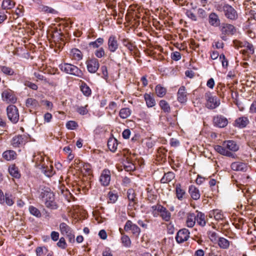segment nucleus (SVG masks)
Segmentation results:
<instances>
[{
  "mask_svg": "<svg viewBox=\"0 0 256 256\" xmlns=\"http://www.w3.org/2000/svg\"><path fill=\"white\" fill-rule=\"evenodd\" d=\"M40 196L46 208L52 210L58 208V205L54 200V195L53 192L44 191L41 193Z\"/></svg>",
  "mask_w": 256,
  "mask_h": 256,
  "instance_id": "1",
  "label": "nucleus"
},
{
  "mask_svg": "<svg viewBox=\"0 0 256 256\" xmlns=\"http://www.w3.org/2000/svg\"><path fill=\"white\" fill-rule=\"evenodd\" d=\"M204 99L206 100L205 106L208 109L214 110L220 105V98L210 92H206L205 94Z\"/></svg>",
  "mask_w": 256,
  "mask_h": 256,
  "instance_id": "2",
  "label": "nucleus"
},
{
  "mask_svg": "<svg viewBox=\"0 0 256 256\" xmlns=\"http://www.w3.org/2000/svg\"><path fill=\"white\" fill-rule=\"evenodd\" d=\"M60 70L66 74L74 75L80 78H82L83 73L82 71L76 66L64 63L60 65Z\"/></svg>",
  "mask_w": 256,
  "mask_h": 256,
  "instance_id": "3",
  "label": "nucleus"
},
{
  "mask_svg": "<svg viewBox=\"0 0 256 256\" xmlns=\"http://www.w3.org/2000/svg\"><path fill=\"white\" fill-rule=\"evenodd\" d=\"M220 30L222 32L220 38L224 41L227 40L228 36H232L236 32V28L233 25L228 24H222Z\"/></svg>",
  "mask_w": 256,
  "mask_h": 256,
  "instance_id": "4",
  "label": "nucleus"
},
{
  "mask_svg": "<svg viewBox=\"0 0 256 256\" xmlns=\"http://www.w3.org/2000/svg\"><path fill=\"white\" fill-rule=\"evenodd\" d=\"M6 113L8 120L13 124H16L19 120V112L18 108L14 105L7 107Z\"/></svg>",
  "mask_w": 256,
  "mask_h": 256,
  "instance_id": "5",
  "label": "nucleus"
},
{
  "mask_svg": "<svg viewBox=\"0 0 256 256\" xmlns=\"http://www.w3.org/2000/svg\"><path fill=\"white\" fill-rule=\"evenodd\" d=\"M86 64L88 71L90 74L96 73L100 66L98 60L94 58H88L86 62Z\"/></svg>",
  "mask_w": 256,
  "mask_h": 256,
  "instance_id": "6",
  "label": "nucleus"
},
{
  "mask_svg": "<svg viewBox=\"0 0 256 256\" xmlns=\"http://www.w3.org/2000/svg\"><path fill=\"white\" fill-rule=\"evenodd\" d=\"M154 211L157 210L160 212L162 219L166 222H168L171 218V214L167 209L160 204L154 206L152 207Z\"/></svg>",
  "mask_w": 256,
  "mask_h": 256,
  "instance_id": "7",
  "label": "nucleus"
},
{
  "mask_svg": "<svg viewBox=\"0 0 256 256\" xmlns=\"http://www.w3.org/2000/svg\"><path fill=\"white\" fill-rule=\"evenodd\" d=\"M28 141V137L24 135H18L12 138L11 144L14 148H19L23 146Z\"/></svg>",
  "mask_w": 256,
  "mask_h": 256,
  "instance_id": "8",
  "label": "nucleus"
},
{
  "mask_svg": "<svg viewBox=\"0 0 256 256\" xmlns=\"http://www.w3.org/2000/svg\"><path fill=\"white\" fill-rule=\"evenodd\" d=\"M190 237V232L186 228L180 230L177 232L176 240L178 243H182L186 241Z\"/></svg>",
  "mask_w": 256,
  "mask_h": 256,
  "instance_id": "9",
  "label": "nucleus"
},
{
  "mask_svg": "<svg viewBox=\"0 0 256 256\" xmlns=\"http://www.w3.org/2000/svg\"><path fill=\"white\" fill-rule=\"evenodd\" d=\"M213 122L215 126L220 128L226 127L228 124V119L222 115H217L214 116Z\"/></svg>",
  "mask_w": 256,
  "mask_h": 256,
  "instance_id": "10",
  "label": "nucleus"
},
{
  "mask_svg": "<svg viewBox=\"0 0 256 256\" xmlns=\"http://www.w3.org/2000/svg\"><path fill=\"white\" fill-rule=\"evenodd\" d=\"M110 180V172L108 170L104 169L102 170L100 178L101 184L104 186L109 184Z\"/></svg>",
  "mask_w": 256,
  "mask_h": 256,
  "instance_id": "11",
  "label": "nucleus"
},
{
  "mask_svg": "<svg viewBox=\"0 0 256 256\" xmlns=\"http://www.w3.org/2000/svg\"><path fill=\"white\" fill-rule=\"evenodd\" d=\"M175 193L176 197L180 200H182L186 198V190L180 184H176L175 186Z\"/></svg>",
  "mask_w": 256,
  "mask_h": 256,
  "instance_id": "12",
  "label": "nucleus"
},
{
  "mask_svg": "<svg viewBox=\"0 0 256 256\" xmlns=\"http://www.w3.org/2000/svg\"><path fill=\"white\" fill-rule=\"evenodd\" d=\"M249 122V120L247 117L241 116L235 120L234 126L239 128H242L246 127Z\"/></svg>",
  "mask_w": 256,
  "mask_h": 256,
  "instance_id": "13",
  "label": "nucleus"
},
{
  "mask_svg": "<svg viewBox=\"0 0 256 256\" xmlns=\"http://www.w3.org/2000/svg\"><path fill=\"white\" fill-rule=\"evenodd\" d=\"M2 98L4 100L7 102L14 103L16 101V98L12 91L6 90L2 93Z\"/></svg>",
  "mask_w": 256,
  "mask_h": 256,
  "instance_id": "14",
  "label": "nucleus"
},
{
  "mask_svg": "<svg viewBox=\"0 0 256 256\" xmlns=\"http://www.w3.org/2000/svg\"><path fill=\"white\" fill-rule=\"evenodd\" d=\"M215 150L218 153L224 156H228L229 157L234 158L235 154L228 150L224 146L217 145L214 148Z\"/></svg>",
  "mask_w": 256,
  "mask_h": 256,
  "instance_id": "15",
  "label": "nucleus"
},
{
  "mask_svg": "<svg viewBox=\"0 0 256 256\" xmlns=\"http://www.w3.org/2000/svg\"><path fill=\"white\" fill-rule=\"evenodd\" d=\"M129 206L132 207V209L136 210L137 204V198H136V194L134 190L129 189Z\"/></svg>",
  "mask_w": 256,
  "mask_h": 256,
  "instance_id": "16",
  "label": "nucleus"
},
{
  "mask_svg": "<svg viewBox=\"0 0 256 256\" xmlns=\"http://www.w3.org/2000/svg\"><path fill=\"white\" fill-rule=\"evenodd\" d=\"M188 192L193 200H198L200 198V191L194 186L191 185L190 186Z\"/></svg>",
  "mask_w": 256,
  "mask_h": 256,
  "instance_id": "17",
  "label": "nucleus"
},
{
  "mask_svg": "<svg viewBox=\"0 0 256 256\" xmlns=\"http://www.w3.org/2000/svg\"><path fill=\"white\" fill-rule=\"evenodd\" d=\"M223 146L226 148V150L228 149L232 152H236L239 148L238 146L234 140L225 141L223 142Z\"/></svg>",
  "mask_w": 256,
  "mask_h": 256,
  "instance_id": "18",
  "label": "nucleus"
},
{
  "mask_svg": "<svg viewBox=\"0 0 256 256\" xmlns=\"http://www.w3.org/2000/svg\"><path fill=\"white\" fill-rule=\"evenodd\" d=\"M196 221V214L189 213L187 214L186 224L189 228H192Z\"/></svg>",
  "mask_w": 256,
  "mask_h": 256,
  "instance_id": "19",
  "label": "nucleus"
},
{
  "mask_svg": "<svg viewBox=\"0 0 256 256\" xmlns=\"http://www.w3.org/2000/svg\"><path fill=\"white\" fill-rule=\"evenodd\" d=\"M108 46L109 50L112 52H114L118 48V42L113 36H110L108 38Z\"/></svg>",
  "mask_w": 256,
  "mask_h": 256,
  "instance_id": "20",
  "label": "nucleus"
},
{
  "mask_svg": "<svg viewBox=\"0 0 256 256\" xmlns=\"http://www.w3.org/2000/svg\"><path fill=\"white\" fill-rule=\"evenodd\" d=\"M178 100L180 102H184L186 101V92L184 86L180 88L178 92Z\"/></svg>",
  "mask_w": 256,
  "mask_h": 256,
  "instance_id": "21",
  "label": "nucleus"
},
{
  "mask_svg": "<svg viewBox=\"0 0 256 256\" xmlns=\"http://www.w3.org/2000/svg\"><path fill=\"white\" fill-rule=\"evenodd\" d=\"M246 164L242 162H234L231 164L232 169L236 171H246Z\"/></svg>",
  "mask_w": 256,
  "mask_h": 256,
  "instance_id": "22",
  "label": "nucleus"
},
{
  "mask_svg": "<svg viewBox=\"0 0 256 256\" xmlns=\"http://www.w3.org/2000/svg\"><path fill=\"white\" fill-rule=\"evenodd\" d=\"M41 169L42 172L48 177H51L52 176L54 172V171L53 166L52 165L48 166H44V164H42L40 168Z\"/></svg>",
  "mask_w": 256,
  "mask_h": 256,
  "instance_id": "23",
  "label": "nucleus"
},
{
  "mask_svg": "<svg viewBox=\"0 0 256 256\" xmlns=\"http://www.w3.org/2000/svg\"><path fill=\"white\" fill-rule=\"evenodd\" d=\"M70 54L72 59L78 61L82 60L83 58L82 52L76 48L71 50Z\"/></svg>",
  "mask_w": 256,
  "mask_h": 256,
  "instance_id": "24",
  "label": "nucleus"
},
{
  "mask_svg": "<svg viewBox=\"0 0 256 256\" xmlns=\"http://www.w3.org/2000/svg\"><path fill=\"white\" fill-rule=\"evenodd\" d=\"M217 242L218 246L222 249L228 248L232 244V242L223 237L219 238Z\"/></svg>",
  "mask_w": 256,
  "mask_h": 256,
  "instance_id": "25",
  "label": "nucleus"
},
{
  "mask_svg": "<svg viewBox=\"0 0 256 256\" xmlns=\"http://www.w3.org/2000/svg\"><path fill=\"white\" fill-rule=\"evenodd\" d=\"M118 144L117 140L114 138H110L108 141V147L112 152H114L116 150Z\"/></svg>",
  "mask_w": 256,
  "mask_h": 256,
  "instance_id": "26",
  "label": "nucleus"
},
{
  "mask_svg": "<svg viewBox=\"0 0 256 256\" xmlns=\"http://www.w3.org/2000/svg\"><path fill=\"white\" fill-rule=\"evenodd\" d=\"M223 11L226 16H235L236 14V10L228 4H225L223 6Z\"/></svg>",
  "mask_w": 256,
  "mask_h": 256,
  "instance_id": "27",
  "label": "nucleus"
},
{
  "mask_svg": "<svg viewBox=\"0 0 256 256\" xmlns=\"http://www.w3.org/2000/svg\"><path fill=\"white\" fill-rule=\"evenodd\" d=\"M2 157L6 160H11L16 158V154L12 150H6L3 152Z\"/></svg>",
  "mask_w": 256,
  "mask_h": 256,
  "instance_id": "28",
  "label": "nucleus"
},
{
  "mask_svg": "<svg viewBox=\"0 0 256 256\" xmlns=\"http://www.w3.org/2000/svg\"><path fill=\"white\" fill-rule=\"evenodd\" d=\"M8 172L10 174L16 178H19L20 177V174L18 168L14 165H11L9 166Z\"/></svg>",
  "mask_w": 256,
  "mask_h": 256,
  "instance_id": "29",
  "label": "nucleus"
},
{
  "mask_svg": "<svg viewBox=\"0 0 256 256\" xmlns=\"http://www.w3.org/2000/svg\"><path fill=\"white\" fill-rule=\"evenodd\" d=\"M146 104L148 108H152L155 106L156 102L152 96L150 94H145L144 96Z\"/></svg>",
  "mask_w": 256,
  "mask_h": 256,
  "instance_id": "30",
  "label": "nucleus"
},
{
  "mask_svg": "<svg viewBox=\"0 0 256 256\" xmlns=\"http://www.w3.org/2000/svg\"><path fill=\"white\" fill-rule=\"evenodd\" d=\"M60 229L61 234L65 236L72 232L71 228L64 222H62L60 224Z\"/></svg>",
  "mask_w": 256,
  "mask_h": 256,
  "instance_id": "31",
  "label": "nucleus"
},
{
  "mask_svg": "<svg viewBox=\"0 0 256 256\" xmlns=\"http://www.w3.org/2000/svg\"><path fill=\"white\" fill-rule=\"evenodd\" d=\"M175 177L174 174L172 172L166 173L162 178L160 181L162 183H168L172 181Z\"/></svg>",
  "mask_w": 256,
  "mask_h": 256,
  "instance_id": "32",
  "label": "nucleus"
},
{
  "mask_svg": "<svg viewBox=\"0 0 256 256\" xmlns=\"http://www.w3.org/2000/svg\"><path fill=\"white\" fill-rule=\"evenodd\" d=\"M196 212V222L198 225L204 226L206 225V221L205 220V216L201 212Z\"/></svg>",
  "mask_w": 256,
  "mask_h": 256,
  "instance_id": "33",
  "label": "nucleus"
},
{
  "mask_svg": "<svg viewBox=\"0 0 256 256\" xmlns=\"http://www.w3.org/2000/svg\"><path fill=\"white\" fill-rule=\"evenodd\" d=\"M246 50H244L242 53L244 54H252L254 53V48L253 45L247 42H244Z\"/></svg>",
  "mask_w": 256,
  "mask_h": 256,
  "instance_id": "34",
  "label": "nucleus"
},
{
  "mask_svg": "<svg viewBox=\"0 0 256 256\" xmlns=\"http://www.w3.org/2000/svg\"><path fill=\"white\" fill-rule=\"evenodd\" d=\"M80 89L82 94L86 96H90L92 94V91L90 87L85 83L82 82Z\"/></svg>",
  "mask_w": 256,
  "mask_h": 256,
  "instance_id": "35",
  "label": "nucleus"
},
{
  "mask_svg": "<svg viewBox=\"0 0 256 256\" xmlns=\"http://www.w3.org/2000/svg\"><path fill=\"white\" fill-rule=\"evenodd\" d=\"M155 91L158 97L162 98L166 94V89L160 84H158L155 88Z\"/></svg>",
  "mask_w": 256,
  "mask_h": 256,
  "instance_id": "36",
  "label": "nucleus"
},
{
  "mask_svg": "<svg viewBox=\"0 0 256 256\" xmlns=\"http://www.w3.org/2000/svg\"><path fill=\"white\" fill-rule=\"evenodd\" d=\"M26 104L27 107L30 108H35L39 106L38 102L32 98H28Z\"/></svg>",
  "mask_w": 256,
  "mask_h": 256,
  "instance_id": "37",
  "label": "nucleus"
},
{
  "mask_svg": "<svg viewBox=\"0 0 256 256\" xmlns=\"http://www.w3.org/2000/svg\"><path fill=\"white\" fill-rule=\"evenodd\" d=\"M160 106L164 112L168 113L170 111V106L168 102L165 100H161L160 102Z\"/></svg>",
  "mask_w": 256,
  "mask_h": 256,
  "instance_id": "38",
  "label": "nucleus"
},
{
  "mask_svg": "<svg viewBox=\"0 0 256 256\" xmlns=\"http://www.w3.org/2000/svg\"><path fill=\"white\" fill-rule=\"evenodd\" d=\"M119 230L122 235V243L123 244L124 246H128V236L126 234L123 232H124L122 230V228H120Z\"/></svg>",
  "mask_w": 256,
  "mask_h": 256,
  "instance_id": "39",
  "label": "nucleus"
},
{
  "mask_svg": "<svg viewBox=\"0 0 256 256\" xmlns=\"http://www.w3.org/2000/svg\"><path fill=\"white\" fill-rule=\"evenodd\" d=\"M40 10L47 14H58V12L56 10L48 6H42V8H40Z\"/></svg>",
  "mask_w": 256,
  "mask_h": 256,
  "instance_id": "40",
  "label": "nucleus"
},
{
  "mask_svg": "<svg viewBox=\"0 0 256 256\" xmlns=\"http://www.w3.org/2000/svg\"><path fill=\"white\" fill-rule=\"evenodd\" d=\"M29 211L32 214L37 218H40L42 216L40 211L34 206H31L29 207Z\"/></svg>",
  "mask_w": 256,
  "mask_h": 256,
  "instance_id": "41",
  "label": "nucleus"
},
{
  "mask_svg": "<svg viewBox=\"0 0 256 256\" xmlns=\"http://www.w3.org/2000/svg\"><path fill=\"white\" fill-rule=\"evenodd\" d=\"M4 198L7 205L11 206L14 204V200L12 195L6 193Z\"/></svg>",
  "mask_w": 256,
  "mask_h": 256,
  "instance_id": "42",
  "label": "nucleus"
},
{
  "mask_svg": "<svg viewBox=\"0 0 256 256\" xmlns=\"http://www.w3.org/2000/svg\"><path fill=\"white\" fill-rule=\"evenodd\" d=\"M129 230H130L136 236L138 235L140 232V228L137 226L132 224V222L130 220Z\"/></svg>",
  "mask_w": 256,
  "mask_h": 256,
  "instance_id": "43",
  "label": "nucleus"
},
{
  "mask_svg": "<svg viewBox=\"0 0 256 256\" xmlns=\"http://www.w3.org/2000/svg\"><path fill=\"white\" fill-rule=\"evenodd\" d=\"M102 74H98L100 76L105 80H107L108 78V72L107 67L106 66H102L100 68Z\"/></svg>",
  "mask_w": 256,
  "mask_h": 256,
  "instance_id": "44",
  "label": "nucleus"
},
{
  "mask_svg": "<svg viewBox=\"0 0 256 256\" xmlns=\"http://www.w3.org/2000/svg\"><path fill=\"white\" fill-rule=\"evenodd\" d=\"M104 42V39L102 38H98L94 42H90L89 44L90 46H92L94 48H98L101 46Z\"/></svg>",
  "mask_w": 256,
  "mask_h": 256,
  "instance_id": "45",
  "label": "nucleus"
},
{
  "mask_svg": "<svg viewBox=\"0 0 256 256\" xmlns=\"http://www.w3.org/2000/svg\"><path fill=\"white\" fill-rule=\"evenodd\" d=\"M208 22L214 26H218L220 24V20L218 17H209Z\"/></svg>",
  "mask_w": 256,
  "mask_h": 256,
  "instance_id": "46",
  "label": "nucleus"
},
{
  "mask_svg": "<svg viewBox=\"0 0 256 256\" xmlns=\"http://www.w3.org/2000/svg\"><path fill=\"white\" fill-rule=\"evenodd\" d=\"M1 70L3 73L10 76L12 75L14 73V72L12 68L6 66H2Z\"/></svg>",
  "mask_w": 256,
  "mask_h": 256,
  "instance_id": "47",
  "label": "nucleus"
},
{
  "mask_svg": "<svg viewBox=\"0 0 256 256\" xmlns=\"http://www.w3.org/2000/svg\"><path fill=\"white\" fill-rule=\"evenodd\" d=\"M2 6L4 9L10 8L13 6V3L10 0H4L2 2Z\"/></svg>",
  "mask_w": 256,
  "mask_h": 256,
  "instance_id": "48",
  "label": "nucleus"
},
{
  "mask_svg": "<svg viewBox=\"0 0 256 256\" xmlns=\"http://www.w3.org/2000/svg\"><path fill=\"white\" fill-rule=\"evenodd\" d=\"M208 236L210 240L214 242H216L218 240V236L217 234L214 232H209Z\"/></svg>",
  "mask_w": 256,
  "mask_h": 256,
  "instance_id": "49",
  "label": "nucleus"
},
{
  "mask_svg": "<svg viewBox=\"0 0 256 256\" xmlns=\"http://www.w3.org/2000/svg\"><path fill=\"white\" fill-rule=\"evenodd\" d=\"M56 244L58 246L62 249H65L67 246L65 239L64 237H62L60 238L59 241L57 242Z\"/></svg>",
  "mask_w": 256,
  "mask_h": 256,
  "instance_id": "50",
  "label": "nucleus"
},
{
  "mask_svg": "<svg viewBox=\"0 0 256 256\" xmlns=\"http://www.w3.org/2000/svg\"><path fill=\"white\" fill-rule=\"evenodd\" d=\"M214 218L216 220H222L224 218V214L222 211L218 210H214Z\"/></svg>",
  "mask_w": 256,
  "mask_h": 256,
  "instance_id": "51",
  "label": "nucleus"
},
{
  "mask_svg": "<svg viewBox=\"0 0 256 256\" xmlns=\"http://www.w3.org/2000/svg\"><path fill=\"white\" fill-rule=\"evenodd\" d=\"M120 116L122 119H126L128 117V110L127 108L121 109L119 114Z\"/></svg>",
  "mask_w": 256,
  "mask_h": 256,
  "instance_id": "52",
  "label": "nucleus"
},
{
  "mask_svg": "<svg viewBox=\"0 0 256 256\" xmlns=\"http://www.w3.org/2000/svg\"><path fill=\"white\" fill-rule=\"evenodd\" d=\"M66 126L68 129L74 130L78 126V124L76 122L70 120L66 123Z\"/></svg>",
  "mask_w": 256,
  "mask_h": 256,
  "instance_id": "53",
  "label": "nucleus"
},
{
  "mask_svg": "<svg viewBox=\"0 0 256 256\" xmlns=\"http://www.w3.org/2000/svg\"><path fill=\"white\" fill-rule=\"evenodd\" d=\"M95 56L98 58H101L104 56V51L103 48H101L96 50Z\"/></svg>",
  "mask_w": 256,
  "mask_h": 256,
  "instance_id": "54",
  "label": "nucleus"
},
{
  "mask_svg": "<svg viewBox=\"0 0 256 256\" xmlns=\"http://www.w3.org/2000/svg\"><path fill=\"white\" fill-rule=\"evenodd\" d=\"M87 106H79L76 108V111L80 114L84 115L86 114L88 110L86 109Z\"/></svg>",
  "mask_w": 256,
  "mask_h": 256,
  "instance_id": "55",
  "label": "nucleus"
},
{
  "mask_svg": "<svg viewBox=\"0 0 256 256\" xmlns=\"http://www.w3.org/2000/svg\"><path fill=\"white\" fill-rule=\"evenodd\" d=\"M24 84L26 86H28V88H32V90H36L38 89L37 85L34 83L30 82L26 80L24 82Z\"/></svg>",
  "mask_w": 256,
  "mask_h": 256,
  "instance_id": "56",
  "label": "nucleus"
},
{
  "mask_svg": "<svg viewBox=\"0 0 256 256\" xmlns=\"http://www.w3.org/2000/svg\"><path fill=\"white\" fill-rule=\"evenodd\" d=\"M233 44L235 48H243L245 46L244 42H240L238 40H234Z\"/></svg>",
  "mask_w": 256,
  "mask_h": 256,
  "instance_id": "57",
  "label": "nucleus"
},
{
  "mask_svg": "<svg viewBox=\"0 0 256 256\" xmlns=\"http://www.w3.org/2000/svg\"><path fill=\"white\" fill-rule=\"evenodd\" d=\"M220 59L222 61V65L224 68H227L228 66V61L226 58L224 54H222L220 56Z\"/></svg>",
  "mask_w": 256,
  "mask_h": 256,
  "instance_id": "58",
  "label": "nucleus"
},
{
  "mask_svg": "<svg viewBox=\"0 0 256 256\" xmlns=\"http://www.w3.org/2000/svg\"><path fill=\"white\" fill-rule=\"evenodd\" d=\"M34 160L36 162V164L38 166H40L41 162L44 161V158L40 155H38L37 156H34Z\"/></svg>",
  "mask_w": 256,
  "mask_h": 256,
  "instance_id": "59",
  "label": "nucleus"
},
{
  "mask_svg": "<svg viewBox=\"0 0 256 256\" xmlns=\"http://www.w3.org/2000/svg\"><path fill=\"white\" fill-rule=\"evenodd\" d=\"M172 58L174 60H178L181 58V54L178 52H175L172 54Z\"/></svg>",
  "mask_w": 256,
  "mask_h": 256,
  "instance_id": "60",
  "label": "nucleus"
},
{
  "mask_svg": "<svg viewBox=\"0 0 256 256\" xmlns=\"http://www.w3.org/2000/svg\"><path fill=\"white\" fill-rule=\"evenodd\" d=\"M52 240L54 242L57 241L59 238V233L58 232L52 231L50 234Z\"/></svg>",
  "mask_w": 256,
  "mask_h": 256,
  "instance_id": "61",
  "label": "nucleus"
},
{
  "mask_svg": "<svg viewBox=\"0 0 256 256\" xmlns=\"http://www.w3.org/2000/svg\"><path fill=\"white\" fill-rule=\"evenodd\" d=\"M98 236L102 240H106L107 238V234L104 230H102L99 232Z\"/></svg>",
  "mask_w": 256,
  "mask_h": 256,
  "instance_id": "62",
  "label": "nucleus"
},
{
  "mask_svg": "<svg viewBox=\"0 0 256 256\" xmlns=\"http://www.w3.org/2000/svg\"><path fill=\"white\" fill-rule=\"evenodd\" d=\"M52 118V115L49 112H46L44 115V121L46 122H50Z\"/></svg>",
  "mask_w": 256,
  "mask_h": 256,
  "instance_id": "63",
  "label": "nucleus"
},
{
  "mask_svg": "<svg viewBox=\"0 0 256 256\" xmlns=\"http://www.w3.org/2000/svg\"><path fill=\"white\" fill-rule=\"evenodd\" d=\"M102 256H113V255L110 248H106L104 251H103Z\"/></svg>",
  "mask_w": 256,
  "mask_h": 256,
  "instance_id": "64",
  "label": "nucleus"
}]
</instances>
